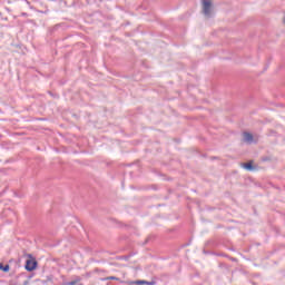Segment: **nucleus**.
Masks as SVG:
<instances>
[{"instance_id": "obj_1", "label": "nucleus", "mask_w": 285, "mask_h": 285, "mask_svg": "<svg viewBox=\"0 0 285 285\" xmlns=\"http://www.w3.org/2000/svg\"><path fill=\"white\" fill-rule=\"evenodd\" d=\"M28 259L26 261V265L24 268L26 271H28L29 273H32V271H35L37 268V261L35 258H32V255H28Z\"/></svg>"}, {"instance_id": "obj_2", "label": "nucleus", "mask_w": 285, "mask_h": 285, "mask_svg": "<svg viewBox=\"0 0 285 285\" xmlns=\"http://www.w3.org/2000/svg\"><path fill=\"white\" fill-rule=\"evenodd\" d=\"M210 8H212L210 0H204L203 1V12H204L205 17H210Z\"/></svg>"}, {"instance_id": "obj_3", "label": "nucleus", "mask_w": 285, "mask_h": 285, "mask_svg": "<svg viewBox=\"0 0 285 285\" xmlns=\"http://www.w3.org/2000/svg\"><path fill=\"white\" fill-rule=\"evenodd\" d=\"M243 139H244V141H246V144H253L255 141V139L250 132H244Z\"/></svg>"}, {"instance_id": "obj_4", "label": "nucleus", "mask_w": 285, "mask_h": 285, "mask_svg": "<svg viewBox=\"0 0 285 285\" xmlns=\"http://www.w3.org/2000/svg\"><path fill=\"white\" fill-rule=\"evenodd\" d=\"M81 278L80 277H77L75 281H71V282H68V283H65V285H83L81 283Z\"/></svg>"}, {"instance_id": "obj_5", "label": "nucleus", "mask_w": 285, "mask_h": 285, "mask_svg": "<svg viewBox=\"0 0 285 285\" xmlns=\"http://www.w3.org/2000/svg\"><path fill=\"white\" fill-rule=\"evenodd\" d=\"M0 271H3V273H8V271H10V265H4L0 264Z\"/></svg>"}, {"instance_id": "obj_6", "label": "nucleus", "mask_w": 285, "mask_h": 285, "mask_svg": "<svg viewBox=\"0 0 285 285\" xmlns=\"http://www.w3.org/2000/svg\"><path fill=\"white\" fill-rule=\"evenodd\" d=\"M243 168H245V170H253V165L250 163H246L243 164Z\"/></svg>"}, {"instance_id": "obj_7", "label": "nucleus", "mask_w": 285, "mask_h": 285, "mask_svg": "<svg viewBox=\"0 0 285 285\" xmlns=\"http://www.w3.org/2000/svg\"><path fill=\"white\" fill-rule=\"evenodd\" d=\"M135 284H138V285L148 284V285H151L153 283L146 282V281H137V282H135Z\"/></svg>"}, {"instance_id": "obj_8", "label": "nucleus", "mask_w": 285, "mask_h": 285, "mask_svg": "<svg viewBox=\"0 0 285 285\" xmlns=\"http://www.w3.org/2000/svg\"><path fill=\"white\" fill-rule=\"evenodd\" d=\"M108 279H112L115 282H119V278L116 277V276H109V277L105 278V281H108Z\"/></svg>"}]
</instances>
